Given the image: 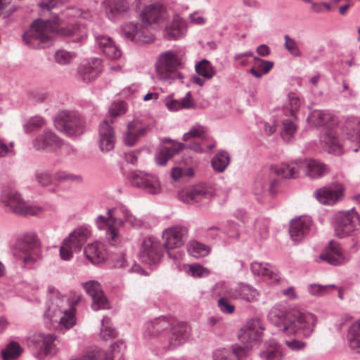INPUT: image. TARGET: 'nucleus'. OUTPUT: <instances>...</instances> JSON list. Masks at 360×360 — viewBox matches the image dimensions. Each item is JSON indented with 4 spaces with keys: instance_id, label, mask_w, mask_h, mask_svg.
I'll return each mask as SVG.
<instances>
[{
    "instance_id": "18",
    "label": "nucleus",
    "mask_w": 360,
    "mask_h": 360,
    "mask_svg": "<svg viewBox=\"0 0 360 360\" xmlns=\"http://www.w3.org/2000/svg\"><path fill=\"white\" fill-rule=\"evenodd\" d=\"M343 195V186L339 184H333L316 191L314 195L319 202L332 205L338 202Z\"/></svg>"
},
{
    "instance_id": "3",
    "label": "nucleus",
    "mask_w": 360,
    "mask_h": 360,
    "mask_svg": "<svg viewBox=\"0 0 360 360\" xmlns=\"http://www.w3.org/2000/svg\"><path fill=\"white\" fill-rule=\"evenodd\" d=\"M124 221L135 225L136 219L127 210L123 208L109 210L107 217L99 216L96 221L99 229L106 230V239L112 245L121 243L119 228L123 225Z\"/></svg>"
},
{
    "instance_id": "4",
    "label": "nucleus",
    "mask_w": 360,
    "mask_h": 360,
    "mask_svg": "<svg viewBox=\"0 0 360 360\" xmlns=\"http://www.w3.org/2000/svg\"><path fill=\"white\" fill-rule=\"evenodd\" d=\"M181 66V59L176 52H163L158 56L155 63L156 77L161 81L171 83L181 78V75L179 72Z\"/></svg>"
},
{
    "instance_id": "48",
    "label": "nucleus",
    "mask_w": 360,
    "mask_h": 360,
    "mask_svg": "<svg viewBox=\"0 0 360 360\" xmlns=\"http://www.w3.org/2000/svg\"><path fill=\"white\" fill-rule=\"evenodd\" d=\"M296 124L290 119H286L283 122L281 136L285 141H289L296 131Z\"/></svg>"
},
{
    "instance_id": "33",
    "label": "nucleus",
    "mask_w": 360,
    "mask_h": 360,
    "mask_svg": "<svg viewBox=\"0 0 360 360\" xmlns=\"http://www.w3.org/2000/svg\"><path fill=\"white\" fill-rule=\"evenodd\" d=\"M101 72V60L94 58L79 68V73L85 82L95 79Z\"/></svg>"
},
{
    "instance_id": "14",
    "label": "nucleus",
    "mask_w": 360,
    "mask_h": 360,
    "mask_svg": "<svg viewBox=\"0 0 360 360\" xmlns=\"http://www.w3.org/2000/svg\"><path fill=\"white\" fill-rule=\"evenodd\" d=\"M141 20L143 25L160 26L168 18L166 8L160 4H152L146 6L141 12Z\"/></svg>"
},
{
    "instance_id": "53",
    "label": "nucleus",
    "mask_w": 360,
    "mask_h": 360,
    "mask_svg": "<svg viewBox=\"0 0 360 360\" xmlns=\"http://www.w3.org/2000/svg\"><path fill=\"white\" fill-rule=\"evenodd\" d=\"M44 124V120L41 117L31 118L25 126L26 132L30 133L41 128Z\"/></svg>"
},
{
    "instance_id": "19",
    "label": "nucleus",
    "mask_w": 360,
    "mask_h": 360,
    "mask_svg": "<svg viewBox=\"0 0 360 360\" xmlns=\"http://www.w3.org/2000/svg\"><path fill=\"white\" fill-rule=\"evenodd\" d=\"M83 285L86 292L92 298L91 307L94 310L98 311L109 308L108 301L97 281H90Z\"/></svg>"
},
{
    "instance_id": "43",
    "label": "nucleus",
    "mask_w": 360,
    "mask_h": 360,
    "mask_svg": "<svg viewBox=\"0 0 360 360\" xmlns=\"http://www.w3.org/2000/svg\"><path fill=\"white\" fill-rule=\"evenodd\" d=\"M230 162V157L225 151H220L212 159V166L215 171L223 172Z\"/></svg>"
},
{
    "instance_id": "59",
    "label": "nucleus",
    "mask_w": 360,
    "mask_h": 360,
    "mask_svg": "<svg viewBox=\"0 0 360 360\" xmlns=\"http://www.w3.org/2000/svg\"><path fill=\"white\" fill-rule=\"evenodd\" d=\"M62 1L63 0H42L39 6L42 9L51 11L60 4Z\"/></svg>"
},
{
    "instance_id": "13",
    "label": "nucleus",
    "mask_w": 360,
    "mask_h": 360,
    "mask_svg": "<svg viewBox=\"0 0 360 360\" xmlns=\"http://www.w3.org/2000/svg\"><path fill=\"white\" fill-rule=\"evenodd\" d=\"M212 196V192L204 184H198L182 189L179 193V199L184 202L205 203Z\"/></svg>"
},
{
    "instance_id": "10",
    "label": "nucleus",
    "mask_w": 360,
    "mask_h": 360,
    "mask_svg": "<svg viewBox=\"0 0 360 360\" xmlns=\"http://www.w3.org/2000/svg\"><path fill=\"white\" fill-rule=\"evenodd\" d=\"M13 255L21 259L25 265L35 262L41 254L39 243L35 237H27L19 242L13 250Z\"/></svg>"
},
{
    "instance_id": "47",
    "label": "nucleus",
    "mask_w": 360,
    "mask_h": 360,
    "mask_svg": "<svg viewBox=\"0 0 360 360\" xmlns=\"http://www.w3.org/2000/svg\"><path fill=\"white\" fill-rule=\"evenodd\" d=\"M192 138H200L202 139H206L207 138V129L200 125H196L193 127L188 132L184 135V141H188Z\"/></svg>"
},
{
    "instance_id": "15",
    "label": "nucleus",
    "mask_w": 360,
    "mask_h": 360,
    "mask_svg": "<svg viewBox=\"0 0 360 360\" xmlns=\"http://www.w3.org/2000/svg\"><path fill=\"white\" fill-rule=\"evenodd\" d=\"M130 181L134 186L142 188L150 194L158 193L161 190L160 181L156 176L142 172H132Z\"/></svg>"
},
{
    "instance_id": "46",
    "label": "nucleus",
    "mask_w": 360,
    "mask_h": 360,
    "mask_svg": "<svg viewBox=\"0 0 360 360\" xmlns=\"http://www.w3.org/2000/svg\"><path fill=\"white\" fill-rule=\"evenodd\" d=\"M261 355L264 360H281L283 358L281 347L277 344L269 345Z\"/></svg>"
},
{
    "instance_id": "58",
    "label": "nucleus",
    "mask_w": 360,
    "mask_h": 360,
    "mask_svg": "<svg viewBox=\"0 0 360 360\" xmlns=\"http://www.w3.org/2000/svg\"><path fill=\"white\" fill-rule=\"evenodd\" d=\"M188 271L193 276L202 277L207 276L209 271L199 264H193L188 266Z\"/></svg>"
},
{
    "instance_id": "34",
    "label": "nucleus",
    "mask_w": 360,
    "mask_h": 360,
    "mask_svg": "<svg viewBox=\"0 0 360 360\" xmlns=\"http://www.w3.org/2000/svg\"><path fill=\"white\" fill-rule=\"evenodd\" d=\"M245 349L239 345L217 349L214 353V360H240Z\"/></svg>"
},
{
    "instance_id": "6",
    "label": "nucleus",
    "mask_w": 360,
    "mask_h": 360,
    "mask_svg": "<svg viewBox=\"0 0 360 360\" xmlns=\"http://www.w3.org/2000/svg\"><path fill=\"white\" fill-rule=\"evenodd\" d=\"M334 229L339 238H345L360 229V216L354 210L340 212L335 214Z\"/></svg>"
},
{
    "instance_id": "60",
    "label": "nucleus",
    "mask_w": 360,
    "mask_h": 360,
    "mask_svg": "<svg viewBox=\"0 0 360 360\" xmlns=\"http://www.w3.org/2000/svg\"><path fill=\"white\" fill-rule=\"evenodd\" d=\"M37 182L42 186H47L52 183L51 176L47 173H39L36 176Z\"/></svg>"
},
{
    "instance_id": "42",
    "label": "nucleus",
    "mask_w": 360,
    "mask_h": 360,
    "mask_svg": "<svg viewBox=\"0 0 360 360\" xmlns=\"http://www.w3.org/2000/svg\"><path fill=\"white\" fill-rule=\"evenodd\" d=\"M126 346L122 341H117L111 345L110 349V354H106L101 351L107 357L103 360H124V352ZM103 357V355H101Z\"/></svg>"
},
{
    "instance_id": "45",
    "label": "nucleus",
    "mask_w": 360,
    "mask_h": 360,
    "mask_svg": "<svg viewBox=\"0 0 360 360\" xmlns=\"http://www.w3.org/2000/svg\"><path fill=\"white\" fill-rule=\"evenodd\" d=\"M20 346L14 342H11L2 350L1 355L4 360H14L21 354Z\"/></svg>"
},
{
    "instance_id": "52",
    "label": "nucleus",
    "mask_w": 360,
    "mask_h": 360,
    "mask_svg": "<svg viewBox=\"0 0 360 360\" xmlns=\"http://www.w3.org/2000/svg\"><path fill=\"white\" fill-rule=\"evenodd\" d=\"M284 46L289 51V53L294 56H300L301 52L296 41L293 39L290 38L288 34L284 36Z\"/></svg>"
},
{
    "instance_id": "12",
    "label": "nucleus",
    "mask_w": 360,
    "mask_h": 360,
    "mask_svg": "<svg viewBox=\"0 0 360 360\" xmlns=\"http://www.w3.org/2000/svg\"><path fill=\"white\" fill-rule=\"evenodd\" d=\"M264 330L261 319L254 318L248 320L240 330L238 338L241 342L246 345L248 348L252 343L259 341Z\"/></svg>"
},
{
    "instance_id": "1",
    "label": "nucleus",
    "mask_w": 360,
    "mask_h": 360,
    "mask_svg": "<svg viewBox=\"0 0 360 360\" xmlns=\"http://www.w3.org/2000/svg\"><path fill=\"white\" fill-rule=\"evenodd\" d=\"M58 19L53 20L41 19L36 20L30 29L23 34L22 39L25 43L32 47H41L39 44L50 41L56 33H60L67 37H75L79 40L86 36V28L77 25H68L66 27H60Z\"/></svg>"
},
{
    "instance_id": "2",
    "label": "nucleus",
    "mask_w": 360,
    "mask_h": 360,
    "mask_svg": "<svg viewBox=\"0 0 360 360\" xmlns=\"http://www.w3.org/2000/svg\"><path fill=\"white\" fill-rule=\"evenodd\" d=\"M268 318L285 333L292 335L300 331L304 336H308L312 331L314 321L311 314H305L297 309L284 311L278 307H273Z\"/></svg>"
},
{
    "instance_id": "26",
    "label": "nucleus",
    "mask_w": 360,
    "mask_h": 360,
    "mask_svg": "<svg viewBox=\"0 0 360 360\" xmlns=\"http://www.w3.org/2000/svg\"><path fill=\"white\" fill-rule=\"evenodd\" d=\"M259 292L253 287L241 284L234 289H231L228 292V296L232 299H240L248 302H253L257 301Z\"/></svg>"
},
{
    "instance_id": "64",
    "label": "nucleus",
    "mask_w": 360,
    "mask_h": 360,
    "mask_svg": "<svg viewBox=\"0 0 360 360\" xmlns=\"http://www.w3.org/2000/svg\"><path fill=\"white\" fill-rule=\"evenodd\" d=\"M189 18L195 25H201L205 23L206 19L200 15H198L197 13L191 14Z\"/></svg>"
},
{
    "instance_id": "20",
    "label": "nucleus",
    "mask_w": 360,
    "mask_h": 360,
    "mask_svg": "<svg viewBox=\"0 0 360 360\" xmlns=\"http://www.w3.org/2000/svg\"><path fill=\"white\" fill-rule=\"evenodd\" d=\"M33 145L37 150L51 151L60 148L62 141L53 132L45 131L34 140Z\"/></svg>"
},
{
    "instance_id": "25",
    "label": "nucleus",
    "mask_w": 360,
    "mask_h": 360,
    "mask_svg": "<svg viewBox=\"0 0 360 360\" xmlns=\"http://www.w3.org/2000/svg\"><path fill=\"white\" fill-rule=\"evenodd\" d=\"M115 136L113 129L108 121H103L99 127V145L103 151H109L114 147Z\"/></svg>"
},
{
    "instance_id": "24",
    "label": "nucleus",
    "mask_w": 360,
    "mask_h": 360,
    "mask_svg": "<svg viewBox=\"0 0 360 360\" xmlns=\"http://www.w3.org/2000/svg\"><path fill=\"white\" fill-rule=\"evenodd\" d=\"M186 31L185 21L178 14L173 16L171 23L164 30V37L168 40L178 39L182 37Z\"/></svg>"
},
{
    "instance_id": "49",
    "label": "nucleus",
    "mask_w": 360,
    "mask_h": 360,
    "mask_svg": "<svg viewBox=\"0 0 360 360\" xmlns=\"http://www.w3.org/2000/svg\"><path fill=\"white\" fill-rule=\"evenodd\" d=\"M336 288L334 285H321L311 284L309 287V292L313 295L321 296L326 294L329 291Z\"/></svg>"
},
{
    "instance_id": "56",
    "label": "nucleus",
    "mask_w": 360,
    "mask_h": 360,
    "mask_svg": "<svg viewBox=\"0 0 360 360\" xmlns=\"http://www.w3.org/2000/svg\"><path fill=\"white\" fill-rule=\"evenodd\" d=\"M218 307L221 312L228 314H231L235 311V306L231 304L225 297H221L218 300Z\"/></svg>"
},
{
    "instance_id": "41",
    "label": "nucleus",
    "mask_w": 360,
    "mask_h": 360,
    "mask_svg": "<svg viewBox=\"0 0 360 360\" xmlns=\"http://www.w3.org/2000/svg\"><path fill=\"white\" fill-rule=\"evenodd\" d=\"M168 326L167 321L162 319H155L146 325V333L149 337H155Z\"/></svg>"
},
{
    "instance_id": "8",
    "label": "nucleus",
    "mask_w": 360,
    "mask_h": 360,
    "mask_svg": "<svg viewBox=\"0 0 360 360\" xmlns=\"http://www.w3.org/2000/svg\"><path fill=\"white\" fill-rule=\"evenodd\" d=\"M1 200L12 212L18 214L37 215L41 211L39 207L27 205L18 192L10 188L3 191Z\"/></svg>"
},
{
    "instance_id": "62",
    "label": "nucleus",
    "mask_w": 360,
    "mask_h": 360,
    "mask_svg": "<svg viewBox=\"0 0 360 360\" xmlns=\"http://www.w3.org/2000/svg\"><path fill=\"white\" fill-rule=\"evenodd\" d=\"M288 347L293 351L302 350L305 347V343L297 340H292L290 341L285 342Z\"/></svg>"
},
{
    "instance_id": "28",
    "label": "nucleus",
    "mask_w": 360,
    "mask_h": 360,
    "mask_svg": "<svg viewBox=\"0 0 360 360\" xmlns=\"http://www.w3.org/2000/svg\"><path fill=\"white\" fill-rule=\"evenodd\" d=\"M252 272L257 276L263 277L271 283L278 282L280 276L277 271L269 264L255 262L251 264Z\"/></svg>"
},
{
    "instance_id": "39",
    "label": "nucleus",
    "mask_w": 360,
    "mask_h": 360,
    "mask_svg": "<svg viewBox=\"0 0 360 360\" xmlns=\"http://www.w3.org/2000/svg\"><path fill=\"white\" fill-rule=\"evenodd\" d=\"M347 340L349 347L352 350L360 352V319L349 327Z\"/></svg>"
},
{
    "instance_id": "37",
    "label": "nucleus",
    "mask_w": 360,
    "mask_h": 360,
    "mask_svg": "<svg viewBox=\"0 0 360 360\" xmlns=\"http://www.w3.org/2000/svg\"><path fill=\"white\" fill-rule=\"evenodd\" d=\"M184 145L180 143H173L171 146L162 147L155 156V161L158 165H164L176 153L182 150Z\"/></svg>"
},
{
    "instance_id": "29",
    "label": "nucleus",
    "mask_w": 360,
    "mask_h": 360,
    "mask_svg": "<svg viewBox=\"0 0 360 360\" xmlns=\"http://www.w3.org/2000/svg\"><path fill=\"white\" fill-rule=\"evenodd\" d=\"M84 255L91 263L95 264L103 262L107 257L104 245L97 242L89 244L86 246L84 248Z\"/></svg>"
},
{
    "instance_id": "23",
    "label": "nucleus",
    "mask_w": 360,
    "mask_h": 360,
    "mask_svg": "<svg viewBox=\"0 0 360 360\" xmlns=\"http://www.w3.org/2000/svg\"><path fill=\"white\" fill-rule=\"evenodd\" d=\"M320 259L333 265L340 264L345 260L340 244L334 240L329 243L328 246L320 255Z\"/></svg>"
},
{
    "instance_id": "55",
    "label": "nucleus",
    "mask_w": 360,
    "mask_h": 360,
    "mask_svg": "<svg viewBox=\"0 0 360 360\" xmlns=\"http://www.w3.org/2000/svg\"><path fill=\"white\" fill-rule=\"evenodd\" d=\"M126 112V106L124 102H115L111 105L109 114L111 119L116 117Z\"/></svg>"
},
{
    "instance_id": "30",
    "label": "nucleus",
    "mask_w": 360,
    "mask_h": 360,
    "mask_svg": "<svg viewBox=\"0 0 360 360\" xmlns=\"http://www.w3.org/2000/svg\"><path fill=\"white\" fill-rule=\"evenodd\" d=\"M147 128L138 120H133L127 125L124 142L127 146H134L139 138L146 133Z\"/></svg>"
},
{
    "instance_id": "50",
    "label": "nucleus",
    "mask_w": 360,
    "mask_h": 360,
    "mask_svg": "<svg viewBox=\"0 0 360 360\" xmlns=\"http://www.w3.org/2000/svg\"><path fill=\"white\" fill-rule=\"evenodd\" d=\"M54 58L56 63L65 65L69 63L75 58V55L65 50H58L56 52Z\"/></svg>"
},
{
    "instance_id": "57",
    "label": "nucleus",
    "mask_w": 360,
    "mask_h": 360,
    "mask_svg": "<svg viewBox=\"0 0 360 360\" xmlns=\"http://www.w3.org/2000/svg\"><path fill=\"white\" fill-rule=\"evenodd\" d=\"M255 65L259 70H262L263 74L268 73L274 66V63L271 61L264 60L257 57L254 58Z\"/></svg>"
},
{
    "instance_id": "38",
    "label": "nucleus",
    "mask_w": 360,
    "mask_h": 360,
    "mask_svg": "<svg viewBox=\"0 0 360 360\" xmlns=\"http://www.w3.org/2000/svg\"><path fill=\"white\" fill-rule=\"evenodd\" d=\"M81 301V296L77 295L72 300L70 308L65 311L63 316L60 319V325L63 326L65 329H68L73 326L75 323V307Z\"/></svg>"
},
{
    "instance_id": "21",
    "label": "nucleus",
    "mask_w": 360,
    "mask_h": 360,
    "mask_svg": "<svg viewBox=\"0 0 360 360\" xmlns=\"http://www.w3.org/2000/svg\"><path fill=\"white\" fill-rule=\"evenodd\" d=\"M128 0H104L102 7L106 16L110 19H115L121 16L129 9Z\"/></svg>"
},
{
    "instance_id": "5",
    "label": "nucleus",
    "mask_w": 360,
    "mask_h": 360,
    "mask_svg": "<svg viewBox=\"0 0 360 360\" xmlns=\"http://www.w3.org/2000/svg\"><path fill=\"white\" fill-rule=\"evenodd\" d=\"M309 122L315 126H325L324 134L321 136V141L328 147V152L338 154L340 152V145L335 136V133L330 129L336 121L333 115L328 112L323 110H314L308 117Z\"/></svg>"
},
{
    "instance_id": "7",
    "label": "nucleus",
    "mask_w": 360,
    "mask_h": 360,
    "mask_svg": "<svg viewBox=\"0 0 360 360\" xmlns=\"http://www.w3.org/2000/svg\"><path fill=\"white\" fill-rule=\"evenodd\" d=\"M55 124L60 131L69 135H78L83 132L84 121L75 111L63 110L57 115Z\"/></svg>"
},
{
    "instance_id": "22",
    "label": "nucleus",
    "mask_w": 360,
    "mask_h": 360,
    "mask_svg": "<svg viewBox=\"0 0 360 360\" xmlns=\"http://www.w3.org/2000/svg\"><path fill=\"white\" fill-rule=\"evenodd\" d=\"M195 70L198 75L192 77L191 80L193 83L202 86L206 79H212L216 74L214 68L207 60H202L195 65Z\"/></svg>"
},
{
    "instance_id": "9",
    "label": "nucleus",
    "mask_w": 360,
    "mask_h": 360,
    "mask_svg": "<svg viewBox=\"0 0 360 360\" xmlns=\"http://www.w3.org/2000/svg\"><path fill=\"white\" fill-rule=\"evenodd\" d=\"M90 236V231L84 227H79L70 233L60 248V257L63 260H70L74 251L80 250Z\"/></svg>"
},
{
    "instance_id": "27",
    "label": "nucleus",
    "mask_w": 360,
    "mask_h": 360,
    "mask_svg": "<svg viewBox=\"0 0 360 360\" xmlns=\"http://www.w3.org/2000/svg\"><path fill=\"white\" fill-rule=\"evenodd\" d=\"M300 171L312 178H319L328 172L326 165L315 160H300Z\"/></svg>"
},
{
    "instance_id": "32",
    "label": "nucleus",
    "mask_w": 360,
    "mask_h": 360,
    "mask_svg": "<svg viewBox=\"0 0 360 360\" xmlns=\"http://www.w3.org/2000/svg\"><path fill=\"white\" fill-rule=\"evenodd\" d=\"M271 172L278 176L283 178H295L297 176L300 171V160L292 162L291 163H283L279 165L272 166L271 168Z\"/></svg>"
},
{
    "instance_id": "11",
    "label": "nucleus",
    "mask_w": 360,
    "mask_h": 360,
    "mask_svg": "<svg viewBox=\"0 0 360 360\" xmlns=\"http://www.w3.org/2000/svg\"><path fill=\"white\" fill-rule=\"evenodd\" d=\"M188 229L183 226H174L163 231L162 238L163 247L167 251L169 257L176 258L170 252L184 245L187 238Z\"/></svg>"
},
{
    "instance_id": "17",
    "label": "nucleus",
    "mask_w": 360,
    "mask_h": 360,
    "mask_svg": "<svg viewBox=\"0 0 360 360\" xmlns=\"http://www.w3.org/2000/svg\"><path fill=\"white\" fill-rule=\"evenodd\" d=\"M124 35L129 39L143 43H150L154 37L143 24L129 22L122 28Z\"/></svg>"
},
{
    "instance_id": "54",
    "label": "nucleus",
    "mask_w": 360,
    "mask_h": 360,
    "mask_svg": "<svg viewBox=\"0 0 360 360\" xmlns=\"http://www.w3.org/2000/svg\"><path fill=\"white\" fill-rule=\"evenodd\" d=\"M101 51L106 57L111 60L117 59L121 56L120 50L117 47L113 41L110 43L109 46H107L106 49H104Z\"/></svg>"
},
{
    "instance_id": "44",
    "label": "nucleus",
    "mask_w": 360,
    "mask_h": 360,
    "mask_svg": "<svg viewBox=\"0 0 360 360\" xmlns=\"http://www.w3.org/2000/svg\"><path fill=\"white\" fill-rule=\"evenodd\" d=\"M188 251L191 256L198 258L207 255L210 248L198 241L192 240L188 244Z\"/></svg>"
},
{
    "instance_id": "16",
    "label": "nucleus",
    "mask_w": 360,
    "mask_h": 360,
    "mask_svg": "<svg viewBox=\"0 0 360 360\" xmlns=\"http://www.w3.org/2000/svg\"><path fill=\"white\" fill-rule=\"evenodd\" d=\"M161 244L153 238H146L142 243L141 259L146 264H156L162 257Z\"/></svg>"
},
{
    "instance_id": "51",
    "label": "nucleus",
    "mask_w": 360,
    "mask_h": 360,
    "mask_svg": "<svg viewBox=\"0 0 360 360\" xmlns=\"http://www.w3.org/2000/svg\"><path fill=\"white\" fill-rule=\"evenodd\" d=\"M101 335L103 339H107L115 335V330L110 326V320L103 318L101 321Z\"/></svg>"
},
{
    "instance_id": "31",
    "label": "nucleus",
    "mask_w": 360,
    "mask_h": 360,
    "mask_svg": "<svg viewBox=\"0 0 360 360\" xmlns=\"http://www.w3.org/2000/svg\"><path fill=\"white\" fill-rule=\"evenodd\" d=\"M311 225V220L307 217H299L290 221L289 233L295 241L300 240L307 231Z\"/></svg>"
},
{
    "instance_id": "36",
    "label": "nucleus",
    "mask_w": 360,
    "mask_h": 360,
    "mask_svg": "<svg viewBox=\"0 0 360 360\" xmlns=\"http://www.w3.org/2000/svg\"><path fill=\"white\" fill-rule=\"evenodd\" d=\"M55 340V336L51 334H37L33 337V341L37 348L45 355L52 353Z\"/></svg>"
},
{
    "instance_id": "63",
    "label": "nucleus",
    "mask_w": 360,
    "mask_h": 360,
    "mask_svg": "<svg viewBox=\"0 0 360 360\" xmlns=\"http://www.w3.org/2000/svg\"><path fill=\"white\" fill-rule=\"evenodd\" d=\"M58 178L60 180H65V181H76V182H80L82 180V178L81 176L71 174H61L58 175Z\"/></svg>"
},
{
    "instance_id": "40",
    "label": "nucleus",
    "mask_w": 360,
    "mask_h": 360,
    "mask_svg": "<svg viewBox=\"0 0 360 360\" xmlns=\"http://www.w3.org/2000/svg\"><path fill=\"white\" fill-rule=\"evenodd\" d=\"M166 105L169 110L176 111L184 108H191L194 106V103L191 92H188L181 101L170 99L167 101Z\"/></svg>"
},
{
    "instance_id": "35",
    "label": "nucleus",
    "mask_w": 360,
    "mask_h": 360,
    "mask_svg": "<svg viewBox=\"0 0 360 360\" xmlns=\"http://www.w3.org/2000/svg\"><path fill=\"white\" fill-rule=\"evenodd\" d=\"M189 331V326L186 323H178L173 326L169 337V343L172 347H177L183 344Z\"/></svg>"
},
{
    "instance_id": "61",
    "label": "nucleus",
    "mask_w": 360,
    "mask_h": 360,
    "mask_svg": "<svg viewBox=\"0 0 360 360\" xmlns=\"http://www.w3.org/2000/svg\"><path fill=\"white\" fill-rule=\"evenodd\" d=\"M96 41L101 51H103L104 49H106L107 46H109L110 43L112 41L111 38L105 35L96 37Z\"/></svg>"
}]
</instances>
